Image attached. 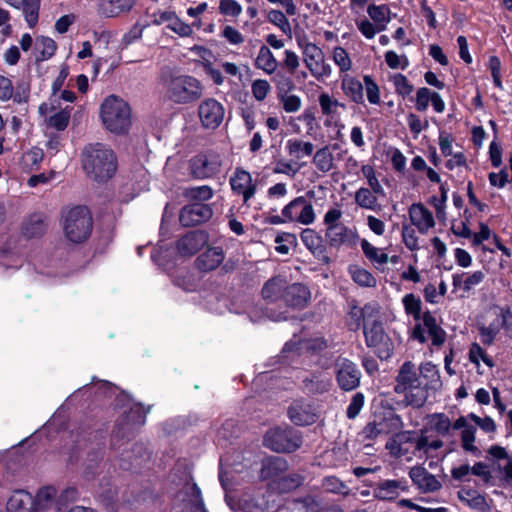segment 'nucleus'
Masks as SVG:
<instances>
[{
    "instance_id": "1",
    "label": "nucleus",
    "mask_w": 512,
    "mask_h": 512,
    "mask_svg": "<svg viewBox=\"0 0 512 512\" xmlns=\"http://www.w3.org/2000/svg\"><path fill=\"white\" fill-rule=\"evenodd\" d=\"M81 165L90 179L105 182L116 174L118 162L112 149L100 143H90L82 150Z\"/></svg>"
},
{
    "instance_id": "2",
    "label": "nucleus",
    "mask_w": 512,
    "mask_h": 512,
    "mask_svg": "<svg viewBox=\"0 0 512 512\" xmlns=\"http://www.w3.org/2000/svg\"><path fill=\"white\" fill-rule=\"evenodd\" d=\"M394 390L397 394H402L408 405L421 407L428 398V393L424 391L419 372L414 363L406 361L399 369Z\"/></svg>"
},
{
    "instance_id": "3",
    "label": "nucleus",
    "mask_w": 512,
    "mask_h": 512,
    "mask_svg": "<svg viewBox=\"0 0 512 512\" xmlns=\"http://www.w3.org/2000/svg\"><path fill=\"white\" fill-rule=\"evenodd\" d=\"M61 223L65 237L73 243H81L87 240L92 232V216L85 206L64 209Z\"/></svg>"
},
{
    "instance_id": "4",
    "label": "nucleus",
    "mask_w": 512,
    "mask_h": 512,
    "mask_svg": "<svg viewBox=\"0 0 512 512\" xmlns=\"http://www.w3.org/2000/svg\"><path fill=\"white\" fill-rule=\"evenodd\" d=\"M204 92L200 80L190 75L172 77L167 86V97L176 104H191L198 101Z\"/></svg>"
},
{
    "instance_id": "5",
    "label": "nucleus",
    "mask_w": 512,
    "mask_h": 512,
    "mask_svg": "<svg viewBox=\"0 0 512 512\" xmlns=\"http://www.w3.org/2000/svg\"><path fill=\"white\" fill-rule=\"evenodd\" d=\"M100 117L106 128H130L131 107L118 96L110 95L101 104Z\"/></svg>"
},
{
    "instance_id": "6",
    "label": "nucleus",
    "mask_w": 512,
    "mask_h": 512,
    "mask_svg": "<svg viewBox=\"0 0 512 512\" xmlns=\"http://www.w3.org/2000/svg\"><path fill=\"white\" fill-rule=\"evenodd\" d=\"M300 444V437L289 427L271 428L264 436V445L276 452H293Z\"/></svg>"
},
{
    "instance_id": "7",
    "label": "nucleus",
    "mask_w": 512,
    "mask_h": 512,
    "mask_svg": "<svg viewBox=\"0 0 512 512\" xmlns=\"http://www.w3.org/2000/svg\"><path fill=\"white\" fill-rule=\"evenodd\" d=\"M283 214L289 223L309 226L314 223L316 213L312 201L305 196H298L283 207Z\"/></svg>"
},
{
    "instance_id": "8",
    "label": "nucleus",
    "mask_w": 512,
    "mask_h": 512,
    "mask_svg": "<svg viewBox=\"0 0 512 512\" xmlns=\"http://www.w3.org/2000/svg\"><path fill=\"white\" fill-rule=\"evenodd\" d=\"M334 372L338 386L344 391H352L360 385L361 371L355 363L339 357L334 364Z\"/></svg>"
},
{
    "instance_id": "9",
    "label": "nucleus",
    "mask_w": 512,
    "mask_h": 512,
    "mask_svg": "<svg viewBox=\"0 0 512 512\" xmlns=\"http://www.w3.org/2000/svg\"><path fill=\"white\" fill-rule=\"evenodd\" d=\"M428 334V338L431 339L432 344L435 346H441L445 342L446 333L438 326L434 316L429 312H425L422 317V323L417 324L413 329V337L420 343H424L427 340L425 334Z\"/></svg>"
},
{
    "instance_id": "10",
    "label": "nucleus",
    "mask_w": 512,
    "mask_h": 512,
    "mask_svg": "<svg viewBox=\"0 0 512 512\" xmlns=\"http://www.w3.org/2000/svg\"><path fill=\"white\" fill-rule=\"evenodd\" d=\"M318 416L316 407L308 400H295L288 408V417L297 426L312 425Z\"/></svg>"
},
{
    "instance_id": "11",
    "label": "nucleus",
    "mask_w": 512,
    "mask_h": 512,
    "mask_svg": "<svg viewBox=\"0 0 512 512\" xmlns=\"http://www.w3.org/2000/svg\"><path fill=\"white\" fill-rule=\"evenodd\" d=\"M203 128H219L225 116L223 105L213 98L205 99L198 107Z\"/></svg>"
},
{
    "instance_id": "12",
    "label": "nucleus",
    "mask_w": 512,
    "mask_h": 512,
    "mask_svg": "<svg viewBox=\"0 0 512 512\" xmlns=\"http://www.w3.org/2000/svg\"><path fill=\"white\" fill-rule=\"evenodd\" d=\"M222 161L218 155H198L191 159L190 170L194 177L205 179L220 172Z\"/></svg>"
},
{
    "instance_id": "13",
    "label": "nucleus",
    "mask_w": 512,
    "mask_h": 512,
    "mask_svg": "<svg viewBox=\"0 0 512 512\" xmlns=\"http://www.w3.org/2000/svg\"><path fill=\"white\" fill-rule=\"evenodd\" d=\"M229 184L234 194L242 196L244 204H248L257 190V185L252 179L251 174L241 168L235 170L229 179Z\"/></svg>"
},
{
    "instance_id": "14",
    "label": "nucleus",
    "mask_w": 512,
    "mask_h": 512,
    "mask_svg": "<svg viewBox=\"0 0 512 512\" xmlns=\"http://www.w3.org/2000/svg\"><path fill=\"white\" fill-rule=\"evenodd\" d=\"M399 422V417L392 413L387 417H378L364 427L362 435L369 440L376 439L381 435H388L398 430Z\"/></svg>"
},
{
    "instance_id": "15",
    "label": "nucleus",
    "mask_w": 512,
    "mask_h": 512,
    "mask_svg": "<svg viewBox=\"0 0 512 512\" xmlns=\"http://www.w3.org/2000/svg\"><path fill=\"white\" fill-rule=\"evenodd\" d=\"M213 210L210 205L204 203H192L182 208L179 221L183 226H195L212 217Z\"/></svg>"
},
{
    "instance_id": "16",
    "label": "nucleus",
    "mask_w": 512,
    "mask_h": 512,
    "mask_svg": "<svg viewBox=\"0 0 512 512\" xmlns=\"http://www.w3.org/2000/svg\"><path fill=\"white\" fill-rule=\"evenodd\" d=\"M177 497L182 502V508L177 512H207L200 488L195 483H187Z\"/></svg>"
},
{
    "instance_id": "17",
    "label": "nucleus",
    "mask_w": 512,
    "mask_h": 512,
    "mask_svg": "<svg viewBox=\"0 0 512 512\" xmlns=\"http://www.w3.org/2000/svg\"><path fill=\"white\" fill-rule=\"evenodd\" d=\"M485 278L486 274L482 270L455 273L452 276V285L454 289L460 290L463 296L468 297L484 282Z\"/></svg>"
},
{
    "instance_id": "18",
    "label": "nucleus",
    "mask_w": 512,
    "mask_h": 512,
    "mask_svg": "<svg viewBox=\"0 0 512 512\" xmlns=\"http://www.w3.org/2000/svg\"><path fill=\"white\" fill-rule=\"evenodd\" d=\"M385 196L384 188L360 187L354 194V201L362 209L377 212L382 209L379 199Z\"/></svg>"
},
{
    "instance_id": "19",
    "label": "nucleus",
    "mask_w": 512,
    "mask_h": 512,
    "mask_svg": "<svg viewBox=\"0 0 512 512\" xmlns=\"http://www.w3.org/2000/svg\"><path fill=\"white\" fill-rule=\"evenodd\" d=\"M136 0H101L96 7L101 18H116L128 14L135 6Z\"/></svg>"
},
{
    "instance_id": "20",
    "label": "nucleus",
    "mask_w": 512,
    "mask_h": 512,
    "mask_svg": "<svg viewBox=\"0 0 512 512\" xmlns=\"http://www.w3.org/2000/svg\"><path fill=\"white\" fill-rule=\"evenodd\" d=\"M409 219L419 233L427 234L435 226L432 213L421 203H414L408 210Z\"/></svg>"
},
{
    "instance_id": "21",
    "label": "nucleus",
    "mask_w": 512,
    "mask_h": 512,
    "mask_svg": "<svg viewBox=\"0 0 512 512\" xmlns=\"http://www.w3.org/2000/svg\"><path fill=\"white\" fill-rule=\"evenodd\" d=\"M409 476L414 485H416L421 492H435L442 487L441 482L436 476L428 472L427 469L422 466L412 467L409 471Z\"/></svg>"
},
{
    "instance_id": "22",
    "label": "nucleus",
    "mask_w": 512,
    "mask_h": 512,
    "mask_svg": "<svg viewBox=\"0 0 512 512\" xmlns=\"http://www.w3.org/2000/svg\"><path fill=\"white\" fill-rule=\"evenodd\" d=\"M325 236L329 244L334 247L343 244H354L359 237L356 230L342 224L327 227Z\"/></svg>"
},
{
    "instance_id": "23",
    "label": "nucleus",
    "mask_w": 512,
    "mask_h": 512,
    "mask_svg": "<svg viewBox=\"0 0 512 512\" xmlns=\"http://www.w3.org/2000/svg\"><path fill=\"white\" fill-rule=\"evenodd\" d=\"M408 491L407 482L404 480H384L377 484L374 495L381 500H393L402 492Z\"/></svg>"
},
{
    "instance_id": "24",
    "label": "nucleus",
    "mask_w": 512,
    "mask_h": 512,
    "mask_svg": "<svg viewBox=\"0 0 512 512\" xmlns=\"http://www.w3.org/2000/svg\"><path fill=\"white\" fill-rule=\"evenodd\" d=\"M424 391L438 390L442 386L439 370L436 365L431 362L423 363L417 368Z\"/></svg>"
},
{
    "instance_id": "25",
    "label": "nucleus",
    "mask_w": 512,
    "mask_h": 512,
    "mask_svg": "<svg viewBox=\"0 0 512 512\" xmlns=\"http://www.w3.org/2000/svg\"><path fill=\"white\" fill-rule=\"evenodd\" d=\"M15 9H22L25 21L30 28L38 23L41 0H5Z\"/></svg>"
},
{
    "instance_id": "26",
    "label": "nucleus",
    "mask_w": 512,
    "mask_h": 512,
    "mask_svg": "<svg viewBox=\"0 0 512 512\" xmlns=\"http://www.w3.org/2000/svg\"><path fill=\"white\" fill-rule=\"evenodd\" d=\"M206 243V236L199 231H193L183 236L177 243L178 252L183 256L195 254Z\"/></svg>"
},
{
    "instance_id": "27",
    "label": "nucleus",
    "mask_w": 512,
    "mask_h": 512,
    "mask_svg": "<svg viewBox=\"0 0 512 512\" xmlns=\"http://www.w3.org/2000/svg\"><path fill=\"white\" fill-rule=\"evenodd\" d=\"M310 298V291L300 283L287 284L283 301L292 307H304Z\"/></svg>"
},
{
    "instance_id": "28",
    "label": "nucleus",
    "mask_w": 512,
    "mask_h": 512,
    "mask_svg": "<svg viewBox=\"0 0 512 512\" xmlns=\"http://www.w3.org/2000/svg\"><path fill=\"white\" fill-rule=\"evenodd\" d=\"M7 512H36L34 497L24 491H15L7 502Z\"/></svg>"
},
{
    "instance_id": "29",
    "label": "nucleus",
    "mask_w": 512,
    "mask_h": 512,
    "mask_svg": "<svg viewBox=\"0 0 512 512\" xmlns=\"http://www.w3.org/2000/svg\"><path fill=\"white\" fill-rule=\"evenodd\" d=\"M286 287L287 280L284 277H272L263 285L262 296L265 300L270 302H276L280 299L283 300Z\"/></svg>"
},
{
    "instance_id": "30",
    "label": "nucleus",
    "mask_w": 512,
    "mask_h": 512,
    "mask_svg": "<svg viewBox=\"0 0 512 512\" xmlns=\"http://www.w3.org/2000/svg\"><path fill=\"white\" fill-rule=\"evenodd\" d=\"M224 260V253L220 247H211L201 253L196 259L197 267L202 271L216 269Z\"/></svg>"
},
{
    "instance_id": "31",
    "label": "nucleus",
    "mask_w": 512,
    "mask_h": 512,
    "mask_svg": "<svg viewBox=\"0 0 512 512\" xmlns=\"http://www.w3.org/2000/svg\"><path fill=\"white\" fill-rule=\"evenodd\" d=\"M469 361L475 366L478 374L484 375L485 369L482 368L481 362L491 370L495 366L494 360L486 353V351L478 344L472 343L468 352Z\"/></svg>"
},
{
    "instance_id": "32",
    "label": "nucleus",
    "mask_w": 512,
    "mask_h": 512,
    "mask_svg": "<svg viewBox=\"0 0 512 512\" xmlns=\"http://www.w3.org/2000/svg\"><path fill=\"white\" fill-rule=\"evenodd\" d=\"M349 323L350 329L358 330L362 324L366 322L367 317H372V314L375 312L374 306L371 304L365 305L363 308L358 307L354 301L349 303Z\"/></svg>"
},
{
    "instance_id": "33",
    "label": "nucleus",
    "mask_w": 512,
    "mask_h": 512,
    "mask_svg": "<svg viewBox=\"0 0 512 512\" xmlns=\"http://www.w3.org/2000/svg\"><path fill=\"white\" fill-rule=\"evenodd\" d=\"M458 498L463 504L472 509L479 511H486L489 509L486 498L474 489L467 488L459 490Z\"/></svg>"
},
{
    "instance_id": "34",
    "label": "nucleus",
    "mask_w": 512,
    "mask_h": 512,
    "mask_svg": "<svg viewBox=\"0 0 512 512\" xmlns=\"http://www.w3.org/2000/svg\"><path fill=\"white\" fill-rule=\"evenodd\" d=\"M363 329L366 343L370 347H378L388 339L380 322L364 323Z\"/></svg>"
},
{
    "instance_id": "35",
    "label": "nucleus",
    "mask_w": 512,
    "mask_h": 512,
    "mask_svg": "<svg viewBox=\"0 0 512 512\" xmlns=\"http://www.w3.org/2000/svg\"><path fill=\"white\" fill-rule=\"evenodd\" d=\"M288 469V464L281 457H271L263 461L260 476L262 479H272Z\"/></svg>"
},
{
    "instance_id": "36",
    "label": "nucleus",
    "mask_w": 512,
    "mask_h": 512,
    "mask_svg": "<svg viewBox=\"0 0 512 512\" xmlns=\"http://www.w3.org/2000/svg\"><path fill=\"white\" fill-rule=\"evenodd\" d=\"M342 90L353 102L360 104L364 101L363 84L355 77L346 75L342 79Z\"/></svg>"
},
{
    "instance_id": "37",
    "label": "nucleus",
    "mask_w": 512,
    "mask_h": 512,
    "mask_svg": "<svg viewBox=\"0 0 512 512\" xmlns=\"http://www.w3.org/2000/svg\"><path fill=\"white\" fill-rule=\"evenodd\" d=\"M304 386L310 393L321 394L329 390L331 380L323 373L311 374L310 377L304 379Z\"/></svg>"
},
{
    "instance_id": "38",
    "label": "nucleus",
    "mask_w": 512,
    "mask_h": 512,
    "mask_svg": "<svg viewBox=\"0 0 512 512\" xmlns=\"http://www.w3.org/2000/svg\"><path fill=\"white\" fill-rule=\"evenodd\" d=\"M255 66L268 74H272L277 69L278 61L266 45L260 47L255 60Z\"/></svg>"
},
{
    "instance_id": "39",
    "label": "nucleus",
    "mask_w": 512,
    "mask_h": 512,
    "mask_svg": "<svg viewBox=\"0 0 512 512\" xmlns=\"http://www.w3.org/2000/svg\"><path fill=\"white\" fill-rule=\"evenodd\" d=\"M35 50L37 51L35 61L39 63L54 56L57 50V44L52 38L41 36L37 39Z\"/></svg>"
},
{
    "instance_id": "40",
    "label": "nucleus",
    "mask_w": 512,
    "mask_h": 512,
    "mask_svg": "<svg viewBox=\"0 0 512 512\" xmlns=\"http://www.w3.org/2000/svg\"><path fill=\"white\" fill-rule=\"evenodd\" d=\"M367 13L369 17L375 22L377 25H384V30L386 29L387 24L390 22V8L386 4L376 5L370 4L367 7Z\"/></svg>"
},
{
    "instance_id": "41",
    "label": "nucleus",
    "mask_w": 512,
    "mask_h": 512,
    "mask_svg": "<svg viewBox=\"0 0 512 512\" xmlns=\"http://www.w3.org/2000/svg\"><path fill=\"white\" fill-rule=\"evenodd\" d=\"M361 248L364 255L371 261L379 265L388 263V255L380 248L375 247L366 239L361 240Z\"/></svg>"
},
{
    "instance_id": "42",
    "label": "nucleus",
    "mask_w": 512,
    "mask_h": 512,
    "mask_svg": "<svg viewBox=\"0 0 512 512\" xmlns=\"http://www.w3.org/2000/svg\"><path fill=\"white\" fill-rule=\"evenodd\" d=\"M56 497V490L53 487L47 486L41 488L36 497L34 498L35 511L48 509Z\"/></svg>"
},
{
    "instance_id": "43",
    "label": "nucleus",
    "mask_w": 512,
    "mask_h": 512,
    "mask_svg": "<svg viewBox=\"0 0 512 512\" xmlns=\"http://www.w3.org/2000/svg\"><path fill=\"white\" fill-rule=\"evenodd\" d=\"M45 231V223L40 215L30 217L22 227L23 234L28 238L38 237Z\"/></svg>"
},
{
    "instance_id": "44",
    "label": "nucleus",
    "mask_w": 512,
    "mask_h": 512,
    "mask_svg": "<svg viewBox=\"0 0 512 512\" xmlns=\"http://www.w3.org/2000/svg\"><path fill=\"white\" fill-rule=\"evenodd\" d=\"M428 425L439 435H446L452 424L449 417L443 413H435L428 417Z\"/></svg>"
},
{
    "instance_id": "45",
    "label": "nucleus",
    "mask_w": 512,
    "mask_h": 512,
    "mask_svg": "<svg viewBox=\"0 0 512 512\" xmlns=\"http://www.w3.org/2000/svg\"><path fill=\"white\" fill-rule=\"evenodd\" d=\"M185 197L194 203H203L204 201L210 200L213 195V189L208 185L195 186L185 190Z\"/></svg>"
},
{
    "instance_id": "46",
    "label": "nucleus",
    "mask_w": 512,
    "mask_h": 512,
    "mask_svg": "<svg viewBox=\"0 0 512 512\" xmlns=\"http://www.w3.org/2000/svg\"><path fill=\"white\" fill-rule=\"evenodd\" d=\"M301 241L313 254L322 252V238L313 229L306 228L301 232Z\"/></svg>"
},
{
    "instance_id": "47",
    "label": "nucleus",
    "mask_w": 512,
    "mask_h": 512,
    "mask_svg": "<svg viewBox=\"0 0 512 512\" xmlns=\"http://www.w3.org/2000/svg\"><path fill=\"white\" fill-rule=\"evenodd\" d=\"M349 273L354 280L360 286L373 287L376 284L375 277L366 269L359 266H351Z\"/></svg>"
},
{
    "instance_id": "48",
    "label": "nucleus",
    "mask_w": 512,
    "mask_h": 512,
    "mask_svg": "<svg viewBox=\"0 0 512 512\" xmlns=\"http://www.w3.org/2000/svg\"><path fill=\"white\" fill-rule=\"evenodd\" d=\"M476 427L470 426L460 433L461 447L464 451L471 453L475 456L480 455V450L475 443Z\"/></svg>"
},
{
    "instance_id": "49",
    "label": "nucleus",
    "mask_w": 512,
    "mask_h": 512,
    "mask_svg": "<svg viewBox=\"0 0 512 512\" xmlns=\"http://www.w3.org/2000/svg\"><path fill=\"white\" fill-rule=\"evenodd\" d=\"M267 20L271 24L277 26L284 34L291 37V34H292L291 25L289 23L288 18L281 10L271 9L268 12Z\"/></svg>"
},
{
    "instance_id": "50",
    "label": "nucleus",
    "mask_w": 512,
    "mask_h": 512,
    "mask_svg": "<svg viewBox=\"0 0 512 512\" xmlns=\"http://www.w3.org/2000/svg\"><path fill=\"white\" fill-rule=\"evenodd\" d=\"M402 303L407 314L413 316L416 321L421 319L422 303L419 297L412 293L406 294L402 299Z\"/></svg>"
},
{
    "instance_id": "51",
    "label": "nucleus",
    "mask_w": 512,
    "mask_h": 512,
    "mask_svg": "<svg viewBox=\"0 0 512 512\" xmlns=\"http://www.w3.org/2000/svg\"><path fill=\"white\" fill-rule=\"evenodd\" d=\"M313 162L321 172H328L333 167V155L330 150L325 147L316 152Z\"/></svg>"
},
{
    "instance_id": "52",
    "label": "nucleus",
    "mask_w": 512,
    "mask_h": 512,
    "mask_svg": "<svg viewBox=\"0 0 512 512\" xmlns=\"http://www.w3.org/2000/svg\"><path fill=\"white\" fill-rule=\"evenodd\" d=\"M287 148H288L289 154L298 159L302 158L304 156H309L313 152L312 143L303 142L300 140H289L287 142Z\"/></svg>"
},
{
    "instance_id": "53",
    "label": "nucleus",
    "mask_w": 512,
    "mask_h": 512,
    "mask_svg": "<svg viewBox=\"0 0 512 512\" xmlns=\"http://www.w3.org/2000/svg\"><path fill=\"white\" fill-rule=\"evenodd\" d=\"M304 61L308 69L313 67L318 61L324 57L323 51L314 43L308 42L303 47Z\"/></svg>"
},
{
    "instance_id": "54",
    "label": "nucleus",
    "mask_w": 512,
    "mask_h": 512,
    "mask_svg": "<svg viewBox=\"0 0 512 512\" xmlns=\"http://www.w3.org/2000/svg\"><path fill=\"white\" fill-rule=\"evenodd\" d=\"M72 107H65L51 115L48 119L49 128H67L71 117Z\"/></svg>"
},
{
    "instance_id": "55",
    "label": "nucleus",
    "mask_w": 512,
    "mask_h": 512,
    "mask_svg": "<svg viewBox=\"0 0 512 512\" xmlns=\"http://www.w3.org/2000/svg\"><path fill=\"white\" fill-rule=\"evenodd\" d=\"M149 24H145V25H140L138 22H136L130 29L128 32H126L122 39H121V46H122V49H125L127 48L128 46H130L131 44H133L134 42L140 40L142 38V35H143V31L146 27H148Z\"/></svg>"
},
{
    "instance_id": "56",
    "label": "nucleus",
    "mask_w": 512,
    "mask_h": 512,
    "mask_svg": "<svg viewBox=\"0 0 512 512\" xmlns=\"http://www.w3.org/2000/svg\"><path fill=\"white\" fill-rule=\"evenodd\" d=\"M43 157H44L43 150L41 148L34 147V148L30 149L29 151H27L23 155V157H22L23 165L25 168H27L29 170H33L38 167V165L43 160Z\"/></svg>"
},
{
    "instance_id": "57",
    "label": "nucleus",
    "mask_w": 512,
    "mask_h": 512,
    "mask_svg": "<svg viewBox=\"0 0 512 512\" xmlns=\"http://www.w3.org/2000/svg\"><path fill=\"white\" fill-rule=\"evenodd\" d=\"M487 67L490 70L493 85L496 88L503 89L502 79H501V61L498 56L491 55L489 57Z\"/></svg>"
},
{
    "instance_id": "58",
    "label": "nucleus",
    "mask_w": 512,
    "mask_h": 512,
    "mask_svg": "<svg viewBox=\"0 0 512 512\" xmlns=\"http://www.w3.org/2000/svg\"><path fill=\"white\" fill-rule=\"evenodd\" d=\"M219 13L237 18L242 13V6L236 0H219Z\"/></svg>"
},
{
    "instance_id": "59",
    "label": "nucleus",
    "mask_w": 512,
    "mask_h": 512,
    "mask_svg": "<svg viewBox=\"0 0 512 512\" xmlns=\"http://www.w3.org/2000/svg\"><path fill=\"white\" fill-rule=\"evenodd\" d=\"M385 62L391 69L401 68L405 70L409 66V60L406 55L399 56L395 51L389 50L385 52Z\"/></svg>"
},
{
    "instance_id": "60",
    "label": "nucleus",
    "mask_w": 512,
    "mask_h": 512,
    "mask_svg": "<svg viewBox=\"0 0 512 512\" xmlns=\"http://www.w3.org/2000/svg\"><path fill=\"white\" fill-rule=\"evenodd\" d=\"M356 25L361 34L367 39H372L378 32L384 31V25L373 24L366 18L357 21Z\"/></svg>"
},
{
    "instance_id": "61",
    "label": "nucleus",
    "mask_w": 512,
    "mask_h": 512,
    "mask_svg": "<svg viewBox=\"0 0 512 512\" xmlns=\"http://www.w3.org/2000/svg\"><path fill=\"white\" fill-rule=\"evenodd\" d=\"M393 84L396 93L401 95L403 98L409 96L414 90L413 85L408 81L407 77L400 73L394 75Z\"/></svg>"
},
{
    "instance_id": "62",
    "label": "nucleus",
    "mask_w": 512,
    "mask_h": 512,
    "mask_svg": "<svg viewBox=\"0 0 512 512\" xmlns=\"http://www.w3.org/2000/svg\"><path fill=\"white\" fill-rule=\"evenodd\" d=\"M334 62L339 66L341 72L351 69L352 62L346 50L340 46L335 47L333 51Z\"/></svg>"
},
{
    "instance_id": "63",
    "label": "nucleus",
    "mask_w": 512,
    "mask_h": 512,
    "mask_svg": "<svg viewBox=\"0 0 512 512\" xmlns=\"http://www.w3.org/2000/svg\"><path fill=\"white\" fill-rule=\"evenodd\" d=\"M274 81L277 88L278 97L285 96L288 94L291 90L294 89L295 84L291 77L286 76L284 74L278 73L274 77Z\"/></svg>"
},
{
    "instance_id": "64",
    "label": "nucleus",
    "mask_w": 512,
    "mask_h": 512,
    "mask_svg": "<svg viewBox=\"0 0 512 512\" xmlns=\"http://www.w3.org/2000/svg\"><path fill=\"white\" fill-rule=\"evenodd\" d=\"M271 90L269 82L265 79H256L251 84L253 96L258 101H263Z\"/></svg>"
}]
</instances>
